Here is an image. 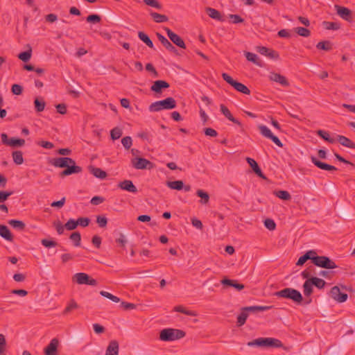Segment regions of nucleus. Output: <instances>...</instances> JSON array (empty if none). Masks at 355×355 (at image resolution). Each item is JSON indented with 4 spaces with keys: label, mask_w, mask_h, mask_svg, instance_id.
Segmentation results:
<instances>
[{
    "label": "nucleus",
    "mask_w": 355,
    "mask_h": 355,
    "mask_svg": "<svg viewBox=\"0 0 355 355\" xmlns=\"http://www.w3.org/2000/svg\"><path fill=\"white\" fill-rule=\"evenodd\" d=\"M51 164L58 168H65L60 173L61 178L72 174L80 173L83 169L80 166L76 165V162L70 157H56L50 162Z\"/></svg>",
    "instance_id": "f257e3e1"
},
{
    "label": "nucleus",
    "mask_w": 355,
    "mask_h": 355,
    "mask_svg": "<svg viewBox=\"0 0 355 355\" xmlns=\"http://www.w3.org/2000/svg\"><path fill=\"white\" fill-rule=\"evenodd\" d=\"M274 295L278 298L290 300L297 304L303 303V296L301 293L293 288H285L275 292Z\"/></svg>",
    "instance_id": "f03ea898"
},
{
    "label": "nucleus",
    "mask_w": 355,
    "mask_h": 355,
    "mask_svg": "<svg viewBox=\"0 0 355 355\" xmlns=\"http://www.w3.org/2000/svg\"><path fill=\"white\" fill-rule=\"evenodd\" d=\"M249 347H280L282 346V342L273 338H259L248 343Z\"/></svg>",
    "instance_id": "7ed1b4c3"
},
{
    "label": "nucleus",
    "mask_w": 355,
    "mask_h": 355,
    "mask_svg": "<svg viewBox=\"0 0 355 355\" xmlns=\"http://www.w3.org/2000/svg\"><path fill=\"white\" fill-rule=\"evenodd\" d=\"M176 107V101L172 97H168L164 100L153 103L149 106V111L152 112H159L162 110H171Z\"/></svg>",
    "instance_id": "20e7f679"
},
{
    "label": "nucleus",
    "mask_w": 355,
    "mask_h": 355,
    "mask_svg": "<svg viewBox=\"0 0 355 355\" xmlns=\"http://www.w3.org/2000/svg\"><path fill=\"white\" fill-rule=\"evenodd\" d=\"M185 332L176 329H164L159 333V339L162 341H173L185 336Z\"/></svg>",
    "instance_id": "39448f33"
},
{
    "label": "nucleus",
    "mask_w": 355,
    "mask_h": 355,
    "mask_svg": "<svg viewBox=\"0 0 355 355\" xmlns=\"http://www.w3.org/2000/svg\"><path fill=\"white\" fill-rule=\"evenodd\" d=\"M312 263L318 267L326 269H334L337 268L335 262L329 257L326 256H318L317 254H314L313 258L312 259Z\"/></svg>",
    "instance_id": "423d86ee"
},
{
    "label": "nucleus",
    "mask_w": 355,
    "mask_h": 355,
    "mask_svg": "<svg viewBox=\"0 0 355 355\" xmlns=\"http://www.w3.org/2000/svg\"><path fill=\"white\" fill-rule=\"evenodd\" d=\"M222 77L225 81H226L228 84H230L232 87H233L236 91L241 92L244 94L249 95L250 94V90L241 83L237 82L234 80L229 74L226 73H222Z\"/></svg>",
    "instance_id": "0eeeda50"
},
{
    "label": "nucleus",
    "mask_w": 355,
    "mask_h": 355,
    "mask_svg": "<svg viewBox=\"0 0 355 355\" xmlns=\"http://www.w3.org/2000/svg\"><path fill=\"white\" fill-rule=\"evenodd\" d=\"M73 282H76L78 284H85L90 286H96L97 281L92 278L89 275L85 272L76 273L72 277Z\"/></svg>",
    "instance_id": "6e6552de"
},
{
    "label": "nucleus",
    "mask_w": 355,
    "mask_h": 355,
    "mask_svg": "<svg viewBox=\"0 0 355 355\" xmlns=\"http://www.w3.org/2000/svg\"><path fill=\"white\" fill-rule=\"evenodd\" d=\"M258 129L259 130L260 133L263 137L271 139L277 146H279V147L283 146V144L279 140V139L277 136L274 135L271 132L270 130L267 126H266L264 125H259L258 126Z\"/></svg>",
    "instance_id": "1a4fd4ad"
},
{
    "label": "nucleus",
    "mask_w": 355,
    "mask_h": 355,
    "mask_svg": "<svg viewBox=\"0 0 355 355\" xmlns=\"http://www.w3.org/2000/svg\"><path fill=\"white\" fill-rule=\"evenodd\" d=\"M329 295L332 299L339 303L345 302L348 298L347 294L341 292L338 286H333L330 290Z\"/></svg>",
    "instance_id": "9d476101"
},
{
    "label": "nucleus",
    "mask_w": 355,
    "mask_h": 355,
    "mask_svg": "<svg viewBox=\"0 0 355 355\" xmlns=\"http://www.w3.org/2000/svg\"><path fill=\"white\" fill-rule=\"evenodd\" d=\"M132 164L133 167L137 169H150L153 166V164L151 162L142 157L132 159Z\"/></svg>",
    "instance_id": "9b49d317"
},
{
    "label": "nucleus",
    "mask_w": 355,
    "mask_h": 355,
    "mask_svg": "<svg viewBox=\"0 0 355 355\" xmlns=\"http://www.w3.org/2000/svg\"><path fill=\"white\" fill-rule=\"evenodd\" d=\"M165 31L167 33L168 37L176 46L182 49H186V45L184 40L176 33H173L170 28L165 27Z\"/></svg>",
    "instance_id": "f8f14e48"
},
{
    "label": "nucleus",
    "mask_w": 355,
    "mask_h": 355,
    "mask_svg": "<svg viewBox=\"0 0 355 355\" xmlns=\"http://www.w3.org/2000/svg\"><path fill=\"white\" fill-rule=\"evenodd\" d=\"M59 340L58 338H53L49 344L44 348V353L45 355H58V347Z\"/></svg>",
    "instance_id": "ddd939ff"
},
{
    "label": "nucleus",
    "mask_w": 355,
    "mask_h": 355,
    "mask_svg": "<svg viewBox=\"0 0 355 355\" xmlns=\"http://www.w3.org/2000/svg\"><path fill=\"white\" fill-rule=\"evenodd\" d=\"M270 80L279 83L284 87H288L290 85L289 82L286 78L279 73L275 72H270L269 75Z\"/></svg>",
    "instance_id": "4468645a"
},
{
    "label": "nucleus",
    "mask_w": 355,
    "mask_h": 355,
    "mask_svg": "<svg viewBox=\"0 0 355 355\" xmlns=\"http://www.w3.org/2000/svg\"><path fill=\"white\" fill-rule=\"evenodd\" d=\"M170 87V85L165 80H155L153 85L150 87L151 91L161 94L162 92V89H167Z\"/></svg>",
    "instance_id": "2eb2a0df"
},
{
    "label": "nucleus",
    "mask_w": 355,
    "mask_h": 355,
    "mask_svg": "<svg viewBox=\"0 0 355 355\" xmlns=\"http://www.w3.org/2000/svg\"><path fill=\"white\" fill-rule=\"evenodd\" d=\"M257 49L259 53L264 55L271 59L277 60L279 58V55L276 51L270 49L266 46H257Z\"/></svg>",
    "instance_id": "dca6fc26"
},
{
    "label": "nucleus",
    "mask_w": 355,
    "mask_h": 355,
    "mask_svg": "<svg viewBox=\"0 0 355 355\" xmlns=\"http://www.w3.org/2000/svg\"><path fill=\"white\" fill-rule=\"evenodd\" d=\"M157 37L158 38L159 41L161 42V44L169 51L173 52L175 54L178 53V50L175 49V47L161 33H156Z\"/></svg>",
    "instance_id": "f3484780"
},
{
    "label": "nucleus",
    "mask_w": 355,
    "mask_h": 355,
    "mask_svg": "<svg viewBox=\"0 0 355 355\" xmlns=\"http://www.w3.org/2000/svg\"><path fill=\"white\" fill-rule=\"evenodd\" d=\"M335 8L336 9L338 15L341 18L348 21H351L352 11L349 8L338 5H336Z\"/></svg>",
    "instance_id": "a211bd4d"
},
{
    "label": "nucleus",
    "mask_w": 355,
    "mask_h": 355,
    "mask_svg": "<svg viewBox=\"0 0 355 355\" xmlns=\"http://www.w3.org/2000/svg\"><path fill=\"white\" fill-rule=\"evenodd\" d=\"M311 162L319 168L324 171H336L337 168L330 164H326L324 162H322L320 160H318L315 157L311 156Z\"/></svg>",
    "instance_id": "6ab92c4d"
},
{
    "label": "nucleus",
    "mask_w": 355,
    "mask_h": 355,
    "mask_svg": "<svg viewBox=\"0 0 355 355\" xmlns=\"http://www.w3.org/2000/svg\"><path fill=\"white\" fill-rule=\"evenodd\" d=\"M118 187L122 190H125L133 193H136L138 191L137 187L134 185L131 180H125L119 182Z\"/></svg>",
    "instance_id": "aec40b11"
},
{
    "label": "nucleus",
    "mask_w": 355,
    "mask_h": 355,
    "mask_svg": "<svg viewBox=\"0 0 355 355\" xmlns=\"http://www.w3.org/2000/svg\"><path fill=\"white\" fill-rule=\"evenodd\" d=\"M220 108L221 112L227 119H228L230 121L233 122L234 123L239 125L240 127H243L241 123L232 116L229 109L225 105L221 104L220 105Z\"/></svg>",
    "instance_id": "412c9836"
},
{
    "label": "nucleus",
    "mask_w": 355,
    "mask_h": 355,
    "mask_svg": "<svg viewBox=\"0 0 355 355\" xmlns=\"http://www.w3.org/2000/svg\"><path fill=\"white\" fill-rule=\"evenodd\" d=\"M119 352V343L115 340H111L106 349L105 355H118Z\"/></svg>",
    "instance_id": "4be33fe9"
},
{
    "label": "nucleus",
    "mask_w": 355,
    "mask_h": 355,
    "mask_svg": "<svg viewBox=\"0 0 355 355\" xmlns=\"http://www.w3.org/2000/svg\"><path fill=\"white\" fill-rule=\"evenodd\" d=\"M314 254H316V252L313 250H311L307 251L304 255L300 257L297 260L296 265L302 266H303L308 260H311L313 258Z\"/></svg>",
    "instance_id": "5701e85b"
},
{
    "label": "nucleus",
    "mask_w": 355,
    "mask_h": 355,
    "mask_svg": "<svg viewBox=\"0 0 355 355\" xmlns=\"http://www.w3.org/2000/svg\"><path fill=\"white\" fill-rule=\"evenodd\" d=\"M221 284L224 286L234 287L238 291H241L245 287L243 284L239 283L237 280L230 279L227 278H225L223 280H221Z\"/></svg>",
    "instance_id": "b1692460"
},
{
    "label": "nucleus",
    "mask_w": 355,
    "mask_h": 355,
    "mask_svg": "<svg viewBox=\"0 0 355 355\" xmlns=\"http://www.w3.org/2000/svg\"><path fill=\"white\" fill-rule=\"evenodd\" d=\"M205 12L211 18H212L214 19L218 20L219 21H225V19L223 18L221 13L218 10H217L214 8H209V7L206 8Z\"/></svg>",
    "instance_id": "393cba45"
},
{
    "label": "nucleus",
    "mask_w": 355,
    "mask_h": 355,
    "mask_svg": "<svg viewBox=\"0 0 355 355\" xmlns=\"http://www.w3.org/2000/svg\"><path fill=\"white\" fill-rule=\"evenodd\" d=\"M341 145L343 146L355 149V143L352 142L349 138L343 136V135H337V139Z\"/></svg>",
    "instance_id": "a878e982"
},
{
    "label": "nucleus",
    "mask_w": 355,
    "mask_h": 355,
    "mask_svg": "<svg viewBox=\"0 0 355 355\" xmlns=\"http://www.w3.org/2000/svg\"><path fill=\"white\" fill-rule=\"evenodd\" d=\"M0 236L6 241H13V236L6 225H0Z\"/></svg>",
    "instance_id": "bb28decb"
},
{
    "label": "nucleus",
    "mask_w": 355,
    "mask_h": 355,
    "mask_svg": "<svg viewBox=\"0 0 355 355\" xmlns=\"http://www.w3.org/2000/svg\"><path fill=\"white\" fill-rule=\"evenodd\" d=\"M90 173L95 176L96 178L100 179H105L107 177V173L105 171H103L100 168H96L94 166L89 167Z\"/></svg>",
    "instance_id": "cd10ccee"
},
{
    "label": "nucleus",
    "mask_w": 355,
    "mask_h": 355,
    "mask_svg": "<svg viewBox=\"0 0 355 355\" xmlns=\"http://www.w3.org/2000/svg\"><path fill=\"white\" fill-rule=\"evenodd\" d=\"M317 135L323 139L324 141L330 143L334 144L336 141V139L331 137L329 132L322 130H318L317 131Z\"/></svg>",
    "instance_id": "c85d7f7f"
},
{
    "label": "nucleus",
    "mask_w": 355,
    "mask_h": 355,
    "mask_svg": "<svg viewBox=\"0 0 355 355\" xmlns=\"http://www.w3.org/2000/svg\"><path fill=\"white\" fill-rule=\"evenodd\" d=\"M150 15L153 19V20L157 23L166 22L168 20V18L166 15H162L153 11L150 12Z\"/></svg>",
    "instance_id": "c756f323"
},
{
    "label": "nucleus",
    "mask_w": 355,
    "mask_h": 355,
    "mask_svg": "<svg viewBox=\"0 0 355 355\" xmlns=\"http://www.w3.org/2000/svg\"><path fill=\"white\" fill-rule=\"evenodd\" d=\"M316 48L320 50L329 51L332 49L333 44L329 40L321 41L316 44Z\"/></svg>",
    "instance_id": "7c9ffc66"
},
{
    "label": "nucleus",
    "mask_w": 355,
    "mask_h": 355,
    "mask_svg": "<svg viewBox=\"0 0 355 355\" xmlns=\"http://www.w3.org/2000/svg\"><path fill=\"white\" fill-rule=\"evenodd\" d=\"M313 286H315L316 288L319 289H322L324 287L326 282L322 279L316 277H312L310 279H309Z\"/></svg>",
    "instance_id": "2f4dec72"
},
{
    "label": "nucleus",
    "mask_w": 355,
    "mask_h": 355,
    "mask_svg": "<svg viewBox=\"0 0 355 355\" xmlns=\"http://www.w3.org/2000/svg\"><path fill=\"white\" fill-rule=\"evenodd\" d=\"M248 317V311L243 310V308H242L241 313L237 317V326L241 327L245 323Z\"/></svg>",
    "instance_id": "473e14b6"
},
{
    "label": "nucleus",
    "mask_w": 355,
    "mask_h": 355,
    "mask_svg": "<svg viewBox=\"0 0 355 355\" xmlns=\"http://www.w3.org/2000/svg\"><path fill=\"white\" fill-rule=\"evenodd\" d=\"M272 306H252L243 307V310H248V312L265 311L272 309Z\"/></svg>",
    "instance_id": "72a5a7b5"
},
{
    "label": "nucleus",
    "mask_w": 355,
    "mask_h": 355,
    "mask_svg": "<svg viewBox=\"0 0 355 355\" xmlns=\"http://www.w3.org/2000/svg\"><path fill=\"white\" fill-rule=\"evenodd\" d=\"M13 162L17 164H22L24 162L23 153L21 150H15L12 153Z\"/></svg>",
    "instance_id": "f704fd0d"
},
{
    "label": "nucleus",
    "mask_w": 355,
    "mask_h": 355,
    "mask_svg": "<svg viewBox=\"0 0 355 355\" xmlns=\"http://www.w3.org/2000/svg\"><path fill=\"white\" fill-rule=\"evenodd\" d=\"M245 55L246 59L248 61L252 62L259 67H261V62L255 53L251 52H246Z\"/></svg>",
    "instance_id": "c9c22d12"
},
{
    "label": "nucleus",
    "mask_w": 355,
    "mask_h": 355,
    "mask_svg": "<svg viewBox=\"0 0 355 355\" xmlns=\"http://www.w3.org/2000/svg\"><path fill=\"white\" fill-rule=\"evenodd\" d=\"M313 285L310 282L309 279H306L303 284V292L306 297H309L313 293Z\"/></svg>",
    "instance_id": "e433bc0d"
},
{
    "label": "nucleus",
    "mask_w": 355,
    "mask_h": 355,
    "mask_svg": "<svg viewBox=\"0 0 355 355\" xmlns=\"http://www.w3.org/2000/svg\"><path fill=\"white\" fill-rule=\"evenodd\" d=\"M8 224L11 225L13 228L17 229L19 230H24L26 227L25 223L19 220L12 219L8 220Z\"/></svg>",
    "instance_id": "4c0bfd02"
},
{
    "label": "nucleus",
    "mask_w": 355,
    "mask_h": 355,
    "mask_svg": "<svg viewBox=\"0 0 355 355\" xmlns=\"http://www.w3.org/2000/svg\"><path fill=\"white\" fill-rule=\"evenodd\" d=\"M138 37L139 38L144 42L148 47L153 49V43L152 40L150 39V37L144 32L139 31L138 33Z\"/></svg>",
    "instance_id": "58836bf2"
},
{
    "label": "nucleus",
    "mask_w": 355,
    "mask_h": 355,
    "mask_svg": "<svg viewBox=\"0 0 355 355\" xmlns=\"http://www.w3.org/2000/svg\"><path fill=\"white\" fill-rule=\"evenodd\" d=\"M25 144V140L21 138L12 137L9 140V146L17 148L23 146Z\"/></svg>",
    "instance_id": "ea45409f"
},
{
    "label": "nucleus",
    "mask_w": 355,
    "mask_h": 355,
    "mask_svg": "<svg viewBox=\"0 0 355 355\" xmlns=\"http://www.w3.org/2000/svg\"><path fill=\"white\" fill-rule=\"evenodd\" d=\"M166 185L171 189L182 190L183 189V182L182 180H175L167 182Z\"/></svg>",
    "instance_id": "a19ab883"
},
{
    "label": "nucleus",
    "mask_w": 355,
    "mask_h": 355,
    "mask_svg": "<svg viewBox=\"0 0 355 355\" xmlns=\"http://www.w3.org/2000/svg\"><path fill=\"white\" fill-rule=\"evenodd\" d=\"M78 308V305L74 300H71L62 312L63 315H67L71 313L73 310Z\"/></svg>",
    "instance_id": "79ce46f5"
},
{
    "label": "nucleus",
    "mask_w": 355,
    "mask_h": 355,
    "mask_svg": "<svg viewBox=\"0 0 355 355\" xmlns=\"http://www.w3.org/2000/svg\"><path fill=\"white\" fill-rule=\"evenodd\" d=\"M174 311L184 313V314H185L187 315H189V316H196L197 315V313L196 311L187 310L185 308H184L181 305L175 306Z\"/></svg>",
    "instance_id": "37998d69"
},
{
    "label": "nucleus",
    "mask_w": 355,
    "mask_h": 355,
    "mask_svg": "<svg viewBox=\"0 0 355 355\" xmlns=\"http://www.w3.org/2000/svg\"><path fill=\"white\" fill-rule=\"evenodd\" d=\"M274 193L277 197L284 200H289L291 199V196L287 191H275Z\"/></svg>",
    "instance_id": "c03bdc74"
},
{
    "label": "nucleus",
    "mask_w": 355,
    "mask_h": 355,
    "mask_svg": "<svg viewBox=\"0 0 355 355\" xmlns=\"http://www.w3.org/2000/svg\"><path fill=\"white\" fill-rule=\"evenodd\" d=\"M70 240H71L73 242V245L76 247H78L80 245V241H81V235L80 232H73L70 236Z\"/></svg>",
    "instance_id": "a18cd8bd"
},
{
    "label": "nucleus",
    "mask_w": 355,
    "mask_h": 355,
    "mask_svg": "<svg viewBox=\"0 0 355 355\" xmlns=\"http://www.w3.org/2000/svg\"><path fill=\"white\" fill-rule=\"evenodd\" d=\"M196 195L201 198L200 201L201 204H207L209 200V194L201 189L197 191Z\"/></svg>",
    "instance_id": "49530a36"
},
{
    "label": "nucleus",
    "mask_w": 355,
    "mask_h": 355,
    "mask_svg": "<svg viewBox=\"0 0 355 355\" xmlns=\"http://www.w3.org/2000/svg\"><path fill=\"white\" fill-rule=\"evenodd\" d=\"M123 132L119 127H115L110 131V137L112 140H116L122 136Z\"/></svg>",
    "instance_id": "de8ad7c7"
},
{
    "label": "nucleus",
    "mask_w": 355,
    "mask_h": 355,
    "mask_svg": "<svg viewBox=\"0 0 355 355\" xmlns=\"http://www.w3.org/2000/svg\"><path fill=\"white\" fill-rule=\"evenodd\" d=\"M295 32L299 35L305 37H309L311 35V31L308 28L300 26L295 28Z\"/></svg>",
    "instance_id": "09e8293b"
},
{
    "label": "nucleus",
    "mask_w": 355,
    "mask_h": 355,
    "mask_svg": "<svg viewBox=\"0 0 355 355\" xmlns=\"http://www.w3.org/2000/svg\"><path fill=\"white\" fill-rule=\"evenodd\" d=\"M100 295L104 297H106V298L112 300L114 302H116V303H118L121 301L119 297H118L107 291H100Z\"/></svg>",
    "instance_id": "8fccbe9b"
},
{
    "label": "nucleus",
    "mask_w": 355,
    "mask_h": 355,
    "mask_svg": "<svg viewBox=\"0 0 355 355\" xmlns=\"http://www.w3.org/2000/svg\"><path fill=\"white\" fill-rule=\"evenodd\" d=\"M35 108L37 112H40L44 110L46 103L43 100L36 98L34 101Z\"/></svg>",
    "instance_id": "3c124183"
},
{
    "label": "nucleus",
    "mask_w": 355,
    "mask_h": 355,
    "mask_svg": "<svg viewBox=\"0 0 355 355\" xmlns=\"http://www.w3.org/2000/svg\"><path fill=\"white\" fill-rule=\"evenodd\" d=\"M323 26L327 30H338L340 27L338 23L334 21H324Z\"/></svg>",
    "instance_id": "603ef678"
},
{
    "label": "nucleus",
    "mask_w": 355,
    "mask_h": 355,
    "mask_svg": "<svg viewBox=\"0 0 355 355\" xmlns=\"http://www.w3.org/2000/svg\"><path fill=\"white\" fill-rule=\"evenodd\" d=\"M6 340L3 334H0V355H6Z\"/></svg>",
    "instance_id": "864d4df0"
},
{
    "label": "nucleus",
    "mask_w": 355,
    "mask_h": 355,
    "mask_svg": "<svg viewBox=\"0 0 355 355\" xmlns=\"http://www.w3.org/2000/svg\"><path fill=\"white\" fill-rule=\"evenodd\" d=\"M77 220H75L72 218L69 219L64 225V227L67 230H73L77 227Z\"/></svg>",
    "instance_id": "5fc2aeb1"
},
{
    "label": "nucleus",
    "mask_w": 355,
    "mask_h": 355,
    "mask_svg": "<svg viewBox=\"0 0 355 355\" xmlns=\"http://www.w3.org/2000/svg\"><path fill=\"white\" fill-rule=\"evenodd\" d=\"M31 57V51H26L20 53L18 55V58L23 62H28Z\"/></svg>",
    "instance_id": "6e6d98bb"
},
{
    "label": "nucleus",
    "mask_w": 355,
    "mask_h": 355,
    "mask_svg": "<svg viewBox=\"0 0 355 355\" xmlns=\"http://www.w3.org/2000/svg\"><path fill=\"white\" fill-rule=\"evenodd\" d=\"M96 223H98L100 227H105L107 224V219L105 216H96Z\"/></svg>",
    "instance_id": "4d7b16f0"
},
{
    "label": "nucleus",
    "mask_w": 355,
    "mask_h": 355,
    "mask_svg": "<svg viewBox=\"0 0 355 355\" xmlns=\"http://www.w3.org/2000/svg\"><path fill=\"white\" fill-rule=\"evenodd\" d=\"M144 2L147 6L155 8L158 10H161L162 8V6L157 0H144Z\"/></svg>",
    "instance_id": "13d9d810"
},
{
    "label": "nucleus",
    "mask_w": 355,
    "mask_h": 355,
    "mask_svg": "<svg viewBox=\"0 0 355 355\" xmlns=\"http://www.w3.org/2000/svg\"><path fill=\"white\" fill-rule=\"evenodd\" d=\"M121 144H123V147L128 150L130 148L132 144V138L129 136H126L123 137L121 139Z\"/></svg>",
    "instance_id": "bf43d9fd"
},
{
    "label": "nucleus",
    "mask_w": 355,
    "mask_h": 355,
    "mask_svg": "<svg viewBox=\"0 0 355 355\" xmlns=\"http://www.w3.org/2000/svg\"><path fill=\"white\" fill-rule=\"evenodd\" d=\"M41 243L47 248H53L58 245V243L56 241L46 239H42L41 241Z\"/></svg>",
    "instance_id": "052dcab7"
},
{
    "label": "nucleus",
    "mask_w": 355,
    "mask_h": 355,
    "mask_svg": "<svg viewBox=\"0 0 355 355\" xmlns=\"http://www.w3.org/2000/svg\"><path fill=\"white\" fill-rule=\"evenodd\" d=\"M264 225L268 230L270 231H272L276 228V224L275 221L270 218H267L264 220Z\"/></svg>",
    "instance_id": "680f3d73"
},
{
    "label": "nucleus",
    "mask_w": 355,
    "mask_h": 355,
    "mask_svg": "<svg viewBox=\"0 0 355 355\" xmlns=\"http://www.w3.org/2000/svg\"><path fill=\"white\" fill-rule=\"evenodd\" d=\"M86 20L89 23H99L101 20V17L98 15L92 14L89 15Z\"/></svg>",
    "instance_id": "e2e57ef3"
},
{
    "label": "nucleus",
    "mask_w": 355,
    "mask_h": 355,
    "mask_svg": "<svg viewBox=\"0 0 355 355\" xmlns=\"http://www.w3.org/2000/svg\"><path fill=\"white\" fill-rule=\"evenodd\" d=\"M12 194V191H0V203L4 202Z\"/></svg>",
    "instance_id": "0e129e2a"
},
{
    "label": "nucleus",
    "mask_w": 355,
    "mask_h": 355,
    "mask_svg": "<svg viewBox=\"0 0 355 355\" xmlns=\"http://www.w3.org/2000/svg\"><path fill=\"white\" fill-rule=\"evenodd\" d=\"M78 225L85 227L89 225L90 219L87 217H80L77 219Z\"/></svg>",
    "instance_id": "69168bd1"
},
{
    "label": "nucleus",
    "mask_w": 355,
    "mask_h": 355,
    "mask_svg": "<svg viewBox=\"0 0 355 355\" xmlns=\"http://www.w3.org/2000/svg\"><path fill=\"white\" fill-rule=\"evenodd\" d=\"M12 92L15 95H20L22 93L23 87L18 84H14L11 88Z\"/></svg>",
    "instance_id": "338daca9"
},
{
    "label": "nucleus",
    "mask_w": 355,
    "mask_h": 355,
    "mask_svg": "<svg viewBox=\"0 0 355 355\" xmlns=\"http://www.w3.org/2000/svg\"><path fill=\"white\" fill-rule=\"evenodd\" d=\"M121 306L123 307L124 310H131L136 309L137 304L127 302H121Z\"/></svg>",
    "instance_id": "774afa93"
}]
</instances>
